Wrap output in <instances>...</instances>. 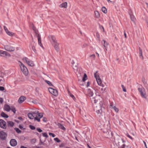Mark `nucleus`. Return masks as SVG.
I'll return each mask as SVG.
<instances>
[{
  "label": "nucleus",
  "mask_w": 148,
  "mask_h": 148,
  "mask_svg": "<svg viewBox=\"0 0 148 148\" xmlns=\"http://www.w3.org/2000/svg\"><path fill=\"white\" fill-rule=\"evenodd\" d=\"M102 102L100 101L99 104L94 105V110L99 115V116H102L104 113L103 112L104 108L102 107Z\"/></svg>",
  "instance_id": "f257e3e1"
},
{
  "label": "nucleus",
  "mask_w": 148,
  "mask_h": 148,
  "mask_svg": "<svg viewBox=\"0 0 148 148\" xmlns=\"http://www.w3.org/2000/svg\"><path fill=\"white\" fill-rule=\"evenodd\" d=\"M97 71H96V73L94 74V76L96 78V80L98 84V86L103 87L104 86L103 84H101V80L99 78V75L97 74Z\"/></svg>",
  "instance_id": "f03ea898"
},
{
  "label": "nucleus",
  "mask_w": 148,
  "mask_h": 148,
  "mask_svg": "<svg viewBox=\"0 0 148 148\" xmlns=\"http://www.w3.org/2000/svg\"><path fill=\"white\" fill-rule=\"evenodd\" d=\"M20 66L21 70L23 74L26 76L27 75L28 72L27 67L21 62Z\"/></svg>",
  "instance_id": "7ed1b4c3"
},
{
  "label": "nucleus",
  "mask_w": 148,
  "mask_h": 148,
  "mask_svg": "<svg viewBox=\"0 0 148 148\" xmlns=\"http://www.w3.org/2000/svg\"><path fill=\"white\" fill-rule=\"evenodd\" d=\"M138 90L140 92L141 97L145 99H146V94L145 89L143 88H138Z\"/></svg>",
  "instance_id": "20e7f679"
},
{
  "label": "nucleus",
  "mask_w": 148,
  "mask_h": 148,
  "mask_svg": "<svg viewBox=\"0 0 148 148\" xmlns=\"http://www.w3.org/2000/svg\"><path fill=\"white\" fill-rule=\"evenodd\" d=\"M5 50L8 51H13L15 50L14 48L10 45H6L4 47Z\"/></svg>",
  "instance_id": "39448f33"
},
{
  "label": "nucleus",
  "mask_w": 148,
  "mask_h": 148,
  "mask_svg": "<svg viewBox=\"0 0 148 148\" xmlns=\"http://www.w3.org/2000/svg\"><path fill=\"white\" fill-rule=\"evenodd\" d=\"M23 60L25 61V62L30 66H34V64L33 61H28V58L26 57L23 58Z\"/></svg>",
  "instance_id": "423d86ee"
},
{
  "label": "nucleus",
  "mask_w": 148,
  "mask_h": 148,
  "mask_svg": "<svg viewBox=\"0 0 148 148\" xmlns=\"http://www.w3.org/2000/svg\"><path fill=\"white\" fill-rule=\"evenodd\" d=\"M0 55L4 57L6 56L8 57L10 56V55L9 53L6 51H0Z\"/></svg>",
  "instance_id": "0eeeda50"
},
{
  "label": "nucleus",
  "mask_w": 148,
  "mask_h": 148,
  "mask_svg": "<svg viewBox=\"0 0 148 148\" xmlns=\"http://www.w3.org/2000/svg\"><path fill=\"white\" fill-rule=\"evenodd\" d=\"M7 135L6 133L3 131L0 132V138L3 140L6 139Z\"/></svg>",
  "instance_id": "6e6552de"
},
{
  "label": "nucleus",
  "mask_w": 148,
  "mask_h": 148,
  "mask_svg": "<svg viewBox=\"0 0 148 148\" xmlns=\"http://www.w3.org/2000/svg\"><path fill=\"white\" fill-rule=\"evenodd\" d=\"M0 126L1 127L5 129L6 127V122L3 120L0 119Z\"/></svg>",
  "instance_id": "1a4fd4ad"
},
{
  "label": "nucleus",
  "mask_w": 148,
  "mask_h": 148,
  "mask_svg": "<svg viewBox=\"0 0 148 148\" xmlns=\"http://www.w3.org/2000/svg\"><path fill=\"white\" fill-rule=\"evenodd\" d=\"M49 38L50 40H51L52 42H51V44L52 45L53 44H55L57 42V40H56L55 37L53 36H49L48 37Z\"/></svg>",
  "instance_id": "9d476101"
},
{
  "label": "nucleus",
  "mask_w": 148,
  "mask_h": 148,
  "mask_svg": "<svg viewBox=\"0 0 148 148\" xmlns=\"http://www.w3.org/2000/svg\"><path fill=\"white\" fill-rule=\"evenodd\" d=\"M10 144L12 146H15L17 144V142L15 139H11L10 141Z\"/></svg>",
  "instance_id": "9b49d317"
},
{
  "label": "nucleus",
  "mask_w": 148,
  "mask_h": 148,
  "mask_svg": "<svg viewBox=\"0 0 148 148\" xmlns=\"http://www.w3.org/2000/svg\"><path fill=\"white\" fill-rule=\"evenodd\" d=\"M35 33L36 36L38 37V44L41 47H42V46L41 43V37L40 36L38 33V31H37V32L36 31H35Z\"/></svg>",
  "instance_id": "f8f14e48"
},
{
  "label": "nucleus",
  "mask_w": 148,
  "mask_h": 148,
  "mask_svg": "<svg viewBox=\"0 0 148 148\" xmlns=\"http://www.w3.org/2000/svg\"><path fill=\"white\" fill-rule=\"evenodd\" d=\"M52 45L54 48L55 50L57 52H58L59 51L60 48L59 47V44L58 42L55 44H53Z\"/></svg>",
  "instance_id": "ddd939ff"
},
{
  "label": "nucleus",
  "mask_w": 148,
  "mask_h": 148,
  "mask_svg": "<svg viewBox=\"0 0 148 148\" xmlns=\"http://www.w3.org/2000/svg\"><path fill=\"white\" fill-rule=\"evenodd\" d=\"M26 99V97L24 96H21L19 98L18 101L20 103H22Z\"/></svg>",
  "instance_id": "4468645a"
},
{
  "label": "nucleus",
  "mask_w": 148,
  "mask_h": 148,
  "mask_svg": "<svg viewBox=\"0 0 148 148\" xmlns=\"http://www.w3.org/2000/svg\"><path fill=\"white\" fill-rule=\"evenodd\" d=\"M99 86H97L96 89L100 92L103 93L105 91V89L103 88V87L101 86H100L101 87H99Z\"/></svg>",
  "instance_id": "2eb2a0df"
},
{
  "label": "nucleus",
  "mask_w": 148,
  "mask_h": 148,
  "mask_svg": "<svg viewBox=\"0 0 148 148\" xmlns=\"http://www.w3.org/2000/svg\"><path fill=\"white\" fill-rule=\"evenodd\" d=\"M4 109L7 112H9L10 110V107L9 105L6 104L4 106Z\"/></svg>",
  "instance_id": "dca6fc26"
},
{
  "label": "nucleus",
  "mask_w": 148,
  "mask_h": 148,
  "mask_svg": "<svg viewBox=\"0 0 148 148\" xmlns=\"http://www.w3.org/2000/svg\"><path fill=\"white\" fill-rule=\"evenodd\" d=\"M7 125L8 126L13 127L14 125V123L12 121H7Z\"/></svg>",
  "instance_id": "f3484780"
},
{
  "label": "nucleus",
  "mask_w": 148,
  "mask_h": 148,
  "mask_svg": "<svg viewBox=\"0 0 148 148\" xmlns=\"http://www.w3.org/2000/svg\"><path fill=\"white\" fill-rule=\"evenodd\" d=\"M67 3L66 2L63 3L60 5V8L64 7L66 8L67 7Z\"/></svg>",
  "instance_id": "a211bd4d"
},
{
  "label": "nucleus",
  "mask_w": 148,
  "mask_h": 148,
  "mask_svg": "<svg viewBox=\"0 0 148 148\" xmlns=\"http://www.w3.org/2000/svg\"><path fill=\"white\" fill-rule=\"evenodd\" d=\"M57 125L59 128H60L64 130H66L65 128L62 124L58 123Z\"/></svg>",
  "instance_id": "6ab92c4d"
},
{
  "label": "nucleus",
  "mask_w": 148,
  "mask_h": 148,
  "mask_svg": "<svg viewBox=\"0 0 148 148\" xmlns=\"http://www.w3.org/2000/svg\"><path fill=\"white\" fill-rule=\"evenodd\" d=\"M27 115L29 118L30 119H33L34 117V116L33 115L32 113H29Z\"/></svg>",
  "instance_id": "aec40b11"
},
{
  "label": "nucleus",
  "mask_w": 148,
  "mask_h": 148,
  "mask_svg": "<svg viewBox=\"0 0 148 148\" xmlns=\"http://www.w3.org/2000/svg\"><path fill=\"white\" fill-rule=\"evenodd\" d=\"M1 115L3 117L5 118H8V116L5 114L4 112H2L1 113Z\"/></svg>",
  "instance_id": "412c9836"
},
{
  "label": "nucleus",
  "mask_w": 148,
  "mask_h": 148,
  "mask_svg": "<svg viewBox=\"0 0 148 148\" xmlns=\"http://www.w3.org/2000/svg\"><path fill=\"white\" fill-rule=\"evenodd\" d=\"M88 95L90 97H92V96L93 93V92L91 91L90 89H88Z\"/></svg>",
  "instance_id": "4be33fe9"
},
{
  "label": "nucleus",
  "mask_w": 148,
  "mask_h": 148,
  "mask_svg": "<svg viewBox=\"0 0 148 148\" xmlns=\"http://www.w3.org/2000/svg\"><path fill=\"white\" fill-rule=\"evenodd\" d=\"M139 57H141L142 58V60L143 59V57L142 54V51L140 49V47H139Z\"/></svg>",
  "instance_id": "5701e85b"
},
{
  "label": "nucleus",
  "mask_w": 148,
  "mask_h": 148,
  "mask_svg": "<svg viewBox=\"0 0 148 148\" xmlns=\"http://www.w3.org/2000/svg\"><path fill=\"white\" fill-rule=\"evenodd\" d=\"M51 94L55 96H57L58 95V91L57 90L54 89V90L53 91V93Z\"/></svg>",
  "instance_id": "b1692460"
},
{
  "label": "nucleus",
  "mask_w": 148,
  "mask_h": 148,
  "mask_svg": "<svg viewBox=\"0 0 148 148\" xmlns=\"http://www.w3.org/2000/svg\"><path fill=\"white\" fill-rule=\"evenodd\" d=\"M102 41L103 42V46L105 48V49L106 51H107V49H106L107 46L108 44V43H107L106 41L104 40H103Z\"/></svg>",
  "instance_id": "393cba45"
},
{
  "label": "nucleus",
  "mask_w": 148,
  "mask_h": 148,
  "mask_svg": "<svg viewBox=\"0 0 148 148\" xmlns=\"http://www.w3.org/2000/svg\"><path fill=\"white\" fill-rule=\"evenodd\" d=\"M130 16L132 21H133L134 23H135V20L136 19L134 16L133 14H132L130 15Z\"/></svg>",
  "instance_id": "a878e982"
},
{
  "label": "nucleus",
  "mask_w": 148,
  "mask_h": 148,
  "mask_svg": "<svg viewBox=\"0 0 148 148\" xmlns=\"http://www.w3.org/2000/svg\"><path fill=\"white\" fill-rule=\"evenodd\" d=\"M101 10L104 13L106 14L107 12V9L104 7H103L102 8Z\"/></svg>",
  "instance_id": "bb28decb"
},
{
  "label": "nucleus",
  "mask_w": 148,
  "mask_h": 148,
  "mask_svg": "<svg viewBox=\"0 0 148 148\" xmlns=\"http://www.w3.org/2000/svg\"><path fill=\"white\" fill-rule=\"evenodd\" d=\"M10 110H11L14 114H15L16 110L15 107L13 106L10 107Z\"/></svg>",
  "instance_id": "cd10ccee"
},
{
  "label": "nucleus",
  "mask_w": 148,
  "mask_h": 148,
  "mask_svg": "<svg viewBox=\"0 0 148 148\" xmlns=\"http://www.w3.org/2000/svg\"><path fill=\"white\" fill-rule=\"evenodd\" d=\"M95 17L98 18L99 17V12L97 11H95Z\"/></svg>",
  "instance_id": "c85d7f7f"
},
{
  "label": "nucleus",
  "mask_w": 148,
  "mask_h": 148,
  "mask_svg": "<svg viewBox=\"0 0 148 148\" xmlns=\"http://www.w3.org/2000/svg\"><path fill=\"white\" fill-rule=\"evenodd\" d=\"M87 79V77L86 74L84 73L83 77L82 80L83 82L85 81Z\"/></svg>",
  "instance_id": "c756f323"
},
{
  "label": "nucleus",
  "mask_w": 148,
  "mask_h": 148,
  "mask_svg": "<svg viewBox=\"0 0 148 148\" xmlns=\"http://www.w3.org/2000/svg\"><path fill=\"white\" fill-rule=\"evenodd\" d=\"M45 82H46L49 86H54L53 85L51 84V83L49 81L47 80H45Z\"/></svg>",
  "instance_id": "7c9ffc66"
},
{
  "label": "nucleus",
  "mask_w": 148,
  "mask_h": 148,
  "mask_svg": "<svg viewBox=\"0 0 148 148\" xmlns=\"http://www.w3.org/2000/svg\"><path fill=\"white\" fill-rule=\"evenodd\" d=\"M6 33L8 35H9L10 36H12L14 34V33H12V32H10L9 31H8Z\"/></svg>",
  "instance_id": "2f4dec72"
},
{
  "label": "nucleus",
  "mask_w": 148,
  "mask_h": 148,
  "mask_svg": "<svg viewBox=\"0 0 148 148\" xmlns=\"http://www.w3.org/2000/svg\"><path fill=\"white\" fill-rule=\"evenodd\" d=\"M37 117L39 118V119L41 118L43 116V115L42 113H39L36 115V116Z\"/></svg>",
  "instance_id": "473e14b6"
},
{
  "label": "nucleus",
  "mask_w": 148,
  "mask_h": 148,
  "mask_svg": "<svg viewBox=\"0 0 148 148\" xmlns=\"http://www.w3.org/2000/svg\"><path fill=\"white\" fill-rule=\"evenodd\" d=\"M54 89L52 88H48V90L49 92L51 94L53 93V91L54 90Z\"/></svg>",
  "instance_id": "72a5a7b5"
},
{
  "label": "nucleus",
  "mask_w": 148,
  "mask_h": 148,
  "mask_svg": "<svg viewBox=\"0 0 148 148\" xmlns=\"http://www.w3.org/2000/svg\"><path fill=\"white\" fill-rule=\"evenodd\" d=\"M14 129L17 133H21V131L18 128L16 127L14 128Z\"/></svg>",
  "instance_id": "f704fd0d"
},
{
  "label": "nucleus",
  "mask_w": 148,
  "mask_h": 148,
  "mask_svg": "<svg viewBox=\"0 0 148 148\" xmlns=\"http://www.w3.org/2000/svg\"><path fill=\"white\" fill-rule=\"evenodd\" d=\"M34 121H37L38 122H40V119H39V118L37 117V116H36L35 117H34Z\"/></svg>",
  "instance_id": "c9c22d12"
},
{
  "label": "nucleus",
  "mask_w": 148,
  "mask_h": 148,
  "mask_svg": "<svg viewBox=\"0 0 148 148\" xmlns=\"http://www.w3.org/2000/svg\"><path fill=\"white\" fill-rule=\"evenodd\" d=\"M32 29L34 31L35 33V31H36V32H37V31H38V30H36V27L34 26L33 24H32Z\"/></svg>",
  "instance_id": "e433bc0d"
},
{
  "label": "nucleus",
  "mask_w": 148,
  "mask_h": 148,
  "mask_svg": "<svg viewBox=\"0 0 148 148\" xmlns=\"http://www.w3.org/2000/svg\"><path fill=\"white\" fill-rule=\"evenodd\" d=\"M43 136L44 137H45L46 138H47L48 137V136L47 135V133L46 132L42 133Z\"/></svg>",
  "instance_id": "4c0bfd02"
},
{
  "label": "nucleus",
  "mask_w": 148,
  "mask_h": 148,
  "mask_svg": "<svg viewBox=\"0 0 148 148\" xmlns=\"http://www.w3.org/2000/svg\"><path fill=\"white\" fill-rule=\"evenodd\" d=\"M29 127L32 130H34L36 128L35 127L32 125H29Z\"/></svg>",
  "instance_id": "58836bf2"
},
{
  "label": "nucleus",
  "mask_w": 148,
  "mask_h": 148,
  "mask_svg": "<svg viewBox=\"0 0 148 148\" xmlns=\"http://www.w3.org/2000/svg\"><path fill=\"white\" fill-rule=\"evenodd\" d=\"M54 140L57 143H59L60 142V140L57 138H54Z\"/></svg>",
  "instance_id": "ea45409f"
},
{
  "label": "nucleus",
  "mask_w": 148,
  "mask_h": 148,
  "mask_svg": "<svg viewBox=\"0 0 148 148\" xmlns=\"http://www.w3.org/2000/svg\"><path fill=\"white\" fill-rule=\"evenodd\" d=\"M128 12L130 15L133 14L132 10L131 9L129 10Z\"/></svg>",
  "instance_id": "a19ab883"
},
{
  "label": "nucleus",
  "mask_w": 148,
  "mask_h": 148,
  "mask_svg": "<svg viewBox=\"0 0 148 148\" xmlns=\"http://www.w3.org/2000/svg\"><path fill=\"white\" fill-rule=\"evenodd\" d=\"M121 86L123 89V91L124 92H126V90L125 87L124 86V85H122Z\"/></svg>",
  "instance_id": "79ce46f5"
},
{
  "label": "nucleus",
  "mask_w": 148,
  "mask_h": 148,
  "mask_svg": "<svg viewBox=\"0 0 148 148\" xmlns=\"http://www.w3.org/2000/svg\"><path fill=\"white\" fill-rule=\"evenodd\" d=\"M92 99V101H93L94 103L96 104L97 101L95 99V97H93Z\"/></svg>",
  "instance_id": "37998d69"
},
{
  "label": "nucleus",
  "mask_w": 148,
  "mask_h": 148,
  "mask_svg": "<svg viewBox=\"0 0 148 148\" xmlns=\"http://www.w3.org/2000/svg\"><path fill=\"white\" fill-rule=\"evenodd\" d=\"M113 108L114 110L116 112H118V109L117 108H116L115 106H114Z\"/></svg>",
  "instance_id": "c03bdc74"
},
{
  "label": "nucleus",
  "mask_w": 148,
  "mask_h": 148,
  "mask_svg": "<svg viewBox=\"0 0 148 148\" xmlns=\"http://www.w3.org/2000/svg\"><path fill=\"white\" fill-rule=\"evenodd\" d=\"M49 134L50 136H51L53 138L55 136V135L54 134L52 133H49Z\"/></svg>",
  "instance_id": "a18cd8bd"
},
{
  "label": "nucleus",
  "mask_w": 148,
  "mask_h": 148,
  "mask_svg": "<svg viewBox=\"0 0 148 148\" xmlns=\"http://www.w3.org/2000/svg\"><path fill=\"white\" fill-rule=\"evenodd\" d=\"M32 49L35 53H36V51L35 49V46H33L32 47Z\"/></svg>",
  "instance_id": "49530a36"
},
{
  "label": "nucleus",
  "mask_w": 148,
  "mask_h": 148,
  "mask_svg": "<svg viewBox=\"0 0 148 148\" xmlns=\"http://www.w3.org/2000/svg\"><path fill=\"white\" fill-rule=\"evenodd\" d=\"M99 28L100 29H102L103 31V32H104V28L103 27L102 25H100L99 26Z\"/></svg>",
  "instance_id": "de8ad7c7"
},
{
  "label": "nucleus",
  "mask_w": 148,
  "mask_h": 148,
  "mask_svg": "<svg viewBox=\"0 0 148 148\" xmlns=\"http://www.w3.org/2000/svg\"><path fill=\"white\" fill-rule=\"evenodd\" d=\"M5 90L3 86H0V91H3Z\"/></svg>",
  "instance_id": "09e8293b"
},
{
  "label": "nucleus",
  "mask_w": 148,
  "mask_h": 148,
  "mask_svg": "<svg viewBox=\"0 0 148 148\" xmlns=\"http://www.w3.org/2000/svg\"><path fill=\"white\" fill-rule=\"evenodd\" d=\"M95 55L94 54L91 55L90 56V57L92 58H93L94 59H95Z\"/></svg>",
  "instance_id": "8fccbe9b"
},
{
  "label": "nucleus",
  "mask_w": 148,
  "mask_h": 148,
  "mask_svg": "<svg viewBox=\"0 0 148 148\" xmlns=\"http://www.w3.org/2000/svg\"><path fill=\"white\" fill-rule=\"evenodd\" d=\"M126 135L128 137H129L130 139L132 140L133 139V138L131 136H130L128 133H127L126 134Z\"/></svg>",
  "instance_id": "3c124183"
},
{
  "label": "nucleus",
  "mask_w": 148,
  "mask_h": 148,
  "mask_svg": "<svg viewBox=\"0 0 148 148\" xmlns=\"http://www.w3.org/2000/svg\"><path fill=\"white\" fill-rule=\"evenodd\" d=\"M3 27H4V29L5 31L6 32V33L8 31V29L5 26H4Z\"/></svg>",
  "instance_id": "603ef678"
},
{
  "label": "nucleus",
  "mask_w": 148,
  "mask_h": 148,
  "mask_svg": "<svg viewBox=\"0 0 148 148\" xmlns=\"http://www.w3.org/2000/svg\"><path fill=\"white\" fill-rule=\"evenodd\" d=\"M36 130L39 132H42V130L40 128H37Z\"/></svg>",
  "instance_id": "864d4df0"
},
{
  "label": "nucleus",
  "mask_w": 148,
  "mask_h": 148,
  "mask_svg": "<svg viewBox=\"0 0 148 148\" xmlns=\"http://www.w3.org/2000/svg\"><path fill=\"white\" fill-rule=\"evenodd\" d=\"M88 46V44H84L83 46V48H85L87 47Z\"/></svg>",
  "instance_id": "5fc2aeb1"
},
{
  "label": "nucleus",
  "mask_w": 148,
  "mask_h": 148,
  "mask_svg": "<svg viewBox=\"0 0 148 148\" xmlns=\"http://www.w3.org/2000/svg\"><path fill=\"white\" fill-rule=\"evenodd\" d=\"M69 95H70V97H71L73 98V99H75V97L74 96L71 94H70Z\"/></svg>",
  "instance_id": "6e6d98bb"
},
{
  "label": "nucleus",
  "mask_w": 148,
  "mask_h": 148,
  "mask_svg": "<svg viewBox=\"0 0 148 148\" xmlns=\"http://www.w3.org/2000/svg\"><path fill=\"white\" fill-rule=\"evenodd\" d=\"M96 36L97 38H99L100 35L99 33L98 32H97L96 33Z\"/></svg>",
  "instance_id": "4d7b16f0"
},
{
  "label": "nucleus",
  "mask_w": 148,
  "mask_h": 148,
  "mask_svg": "<svg viewBox=\"0 0 148 148\" xmlns=\"http://www.w3.org/2000/svg\"><path fill=\"white\" fill-rule=\"evenodd\" d=\"M43 121L44 122H46L47 121V119L45 117H44L43 119Z\"/></svg>",
  "instance_id": "13d9d810"
},
{
  "label": "nucleus",
  "mask_w": 148,
  "mask_h": 148,
  "mask_svg": "<svg viewBox=\"0 0 148 148\" xmlns=\"http://www.w3.org/2000/svg\"><path fill=\"white\" fill-rule=\"evenodd\" d=\"M40 143H39V144L40 145H43V142L40 139Z\"/></svg>",
  "instance_id": "bf43d9fd"
},
{
  "label": "nucleus",
  "mask_w": 148,
  "mask_h": 148,
  "mask_svg": "<svg viewBox=\"0 0 148 148\" xmlns=\"http://www.w3.org/2000/svg\"><path fill=\"white\" fill-rule=\"evenodd\" d=\"M110 104L111 108H113L114 107L113 106V103L111 102V103H110Z\"/></svg>",
  "instance_id": "052dcab7"
},
{
  "label": "nucleus",
  "mask_w": 148,
  "mask_h": 148,
  "mask_svg": "<svg viewBox=\"0 0 148 148\" xmlns=\"http://www.w3.org/2000/svg\"><path fill=\"white\" fill-rule=\"evenodd\" d=\"M3 102V99L2 98L0 97V103H2Z\"/></svg>",
  "instance_id": "680f3d73"
},
{
  "label": "nucleus",
  "mask_w": 148,
  "mask_h": 148,
  "mask_svg": "<svg viewBox=\"0 0 148 148\" xmlns=\"http://www.w3.org/2000/svg\"><path fill=\"white\" fill-rule=\"evenodd\" d=\"M36 139H32L31 141L32 142H33L34 143L36 142Z\"/></svg>",
  "instance_id": "e2e57ef3"
},
{
  "label": "nucleus",
  "mask_w": 148,
  "mask_h": 148,
  "mask_svg": "<svg viewBox=\"0 0 148 148\" xmlns=\"http://www.w3.org/2000/svg\"><path fill=\"white\" fill-rule=\"evenodd\" d=\"M90 83L89 82H88L87 83V84L86 85V86L88 87L90 85Z\"/></svg>",
  "instance_id": "0e129e2a"
},
{
  "label": "nucleus",
  "mask_w": 148,
  "mask_h": 148,
  "mask_svg": "<svg viewBox=\"0 0 148 148\" xmlns=\"http://www.w3.org/2000/svg\"><path fill=\"white\" fill-rule=\"evenodd\" d=\"M38 112V111L34 112H33L32 114L34 115V114H37Z\"/></svg>",
  "instance_id": "69168bd1"
},
{
  "label": "nucleus",
  "mask_w": 148,
  "mask_h": 148,
  "mask_svg": "<svg viewBox=\"0 0 148 148\" xmlns=\"http://www.w3.org/2000/svg\"><path fill=\"white\" fill-rule=\"evenodd\" d=\"M126 146L125 144H124L122 145V147L121 148H125V147Z\"/></svg>",
  "instance_id": "338daca9"
},
{
  "label": "nucleus",
  "mask_w": 148,
  "mask_h": 148,
  "mask_svg": "<svg viewBox=\"0 0 148 148\" xmlns=\"http://www.w3.org/2000/svg\"><path fill=\"white\" fill-rule=\"evenodd\" d=\"M20 148H28L25 147L23 146H21Z\"/></svg>",
  "instance_id": "774afa93"
}]
</instances>
